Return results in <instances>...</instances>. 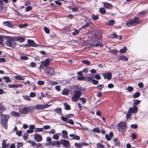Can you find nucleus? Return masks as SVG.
I'll use <instances>...</instances> for the list:
<instances>
[{
	"instance_id": "obj_17",
	"label": "nucleus",
	"mask_w": 148,
	"mask_h": 148,
	"mask_svg": "<svg viewBox=\"0 0 148 148\" xmlns=\"http://www.w3.org/2000/svg\"><path fill=\"white\" fill-rule=\"evenodd\" d=\"M23 85L22 84H9L8 87L9 88H18L22 87Z\"/></svg>"
},
{
	"instance_id": "obj_21",
	"label": "nucleus",
	"mask_w": 148,
	"mask_h": 148,
	"mask_svg": "<svg viewBox=\"0 0 148 148\" xmlns=\"http://www.w3.org/2000/svg\"><path fill=\"white\" fill-rule=\"evenodd\" d=\"M114 20H109L108 23H106V25L109 26H112L114 24Z\"/></svg>"
},
{
	"instance_id": "obj_6",
	"label": "nucleus",
	"mask_w": 148,
	"mask_h": 148,
	"mask_svg": "<svg viewBox=\"0 0 148 148\" xmlns=\"http://www.w3.org/2000/svg\"><path fill=\"white\" fill-rule=\"evenodd\" d=\"M50 105L47 104H37L35 106V108L36 110H40L44 109L49 107Z\"/></svg>"
},
{
	"instance_id": "obj_31",
	"label": "nucleus",
	"mask_w": 148,
	"mask_h": 148,
	"mask_svg": "<svg viewBox=\"0 0 148 148\" xmlns=\"http://www.w3.org/2000/svg\"><path fill=\"white\" fill-rule=\"evenodd\" d=\"M15 79L17 80H23L25 79L24 76H22L19 75H18L14 77Z\"/></svg>"
},
{
	"instance_id": "obj_64",
	"label": "nucleus",
	"mask_w": 148,
	"mask_h": 148,
	"mask_svg": "<svg viewBox=\"0 0 148 148\" xmlns=\"http://www.w3.org/2000/svg\"><path fill=\"white\" fill-rule=\"evenodd\" d=\"M137 135L135 133H133L132 135V138L133 139H136L137 138Z\"/></svg>"
},
{
	"instance_id": "obj_42",
	"label": "nucleus",
	"mask_w": 148,
	"mask_h": 148,
	"mask_svg": "<svg viewBox=\"0 0 148 148\" xmlns=\"http://www.w3.org/2000/svg\"><path fill=\"white\" fill-rule=\"evenodd\" d=\"M75 145L77 148H81L82 147V143H75Z\"/></svg>"
},
{
	"instance_id": "obj_47",
	"label": "nucleus",
	"mask_w": 148,
	"mask_h": 148,
	"mask_svg": "<svg viewBox=\"0 0 148 148\" xmlns=\"http://www.w3.org/2000/svg\"><path fill=\"white\" fill-rule=\"evenodd\" d=\"M82 62L83 63L86 65H89L90 63L89 61L87 60H84L82 61Z\"/></svg>"
},
{
	"instance_id": "obj_59",
	"label": "nucleus",
	"mask_w": 148,
	"mask_h": 148,
	"mask_svg": "<svg viewBox=\"0 0 148 148\" xmlns=\"http://www.w3.org/2000/svg\"><path fill=\"white\" fill-rule=\"evenodd\" d=\"M97 147H99L100 148H103L104 146L99 143H98L97 144Z\"/></svg>"
},
{
	"instance_id": "obj_34",
	"label": "nucleus",
	"mask_w": 148,
	"mask_h": 148,
	"mask_svg": "<svg viewBox=\"0 0 148 148\" xmlns=\"http://www.w3.org/2000/svg\"><path fill=\"white\" fill-rule=\"evenodd\" d=\"M55 112L58 114H61L62 113V109L59 108H56L55 110Z\"/></svg>"
},
{
	"instance_id": "obj_32",
	"label": "nucleus",
	"mask_w": 148,
	"mask_h": 148,
	"mask_svg": "<svg viewBox=\"0 0 148 148\" xmlns=\"http://www.w3.org/2000/svg\"><path fill=\"white\" fill-rule=\"evenodd\" d=\"M28 26V24L27 23H25L24 24H19L18 25V27L20 28H23L27 27Z\"/></svg>"
},
{
	"instance_id": "obj_60",
	"label": "nucleus",
	"mask_w": 148,
	"mask_h": 148,
	"mask_svg": "<svg viewBox=\"0 0 148 148\" xmlns=\"http://www.w3.org/2000/svg\"><path fill=\"white\" fill-rule=\"evenodd\" d=\"M79 99L82 101V103H85L86 102V100L85 98L81 97L79 98Z\"/></svg>"
},
{
	"instance_id": "obj_30",
	"label": "nucleus",
	"mask_w": 148,
	"mask_h": 148,
	"mask_svg": "<svg viewBox=\"0 0 148 148\" xmlns=\"http://www.w3.org/2000/svg\"><path fill=\"white\" fill-rule=\"evenodd\" d=\"M5 4L3 2L2 0H0V10H4V5Z\"/></svg>"
},
{
	"instance_id": "obj_61",
	"label": "nucleus",
	"mask_w": 148,
	"mask_h": 148,
	"mask_svg": "<svg viewBox=\"0 0 148 148\" xmlns=\"http://www.w3.org/2000/svg\"><path fill=\"white\" fill-rule=\"evenodd\" d=\"M61 120L64 122H66L67 121V120L68 118L67 117H65L64 116H62L61 118Z\"/></svg>"
},
{
	"instance_id": "obj_20",
	"label": "nucleus",
	"mask_w": 148,
	"mask_h": 148,
	"mask_svg": "<svg viewBox=\"0 0 148 148\" xmlns=\"http://www.w3.org/2000/svg\"><path fill=\"white\" fill-rule=\"evenodd\" d=\"M10 144H6V141L4 140L2 143V148H8Z\"/></svg>"
},
{
	"instance_id": "obj_15",
	"label": "nucleus",
	"mask_w": 148,
	"mask_h": 148,
	"mask_svg": "<svg viewBox=\"0 0 148 148\" xmlns=\"http://www.w3.org/2000/svg\"><path fill=\"white\" fill-rule=\"evenodd\" d=\"M20 112L24 114H28L29 113V111L28 107L24 108L23 110L20 111Z\"/></svg>"
},
{
	"instance_id": "obj_25",
	"label": "nucleus",
	"mask_w": 148,
	"mask_h": 148,
	"mask_svg": "<svg viewBox=\"0 0 148 148\" xmlns=\"http://www.w3.org/2000/svg\"><path fill=\"white\" fill-rule=\"evenodd\" d=\"M118 59L119 60H122L123 61H127L128 60V58L123 56H120L118 57Z\"/></svg>"
},
{
	"instance_id": "obj_40",
	"label": "nucleus",
	"mask_w": 148,
	"mask_h": 148,
	"mask_svg": "<svg viewBox=\"0 0 148 148\" xmlns=\"http://www.w3.org/2000/svg\"><path fill=\"white\" fill-rule=\"evenodd\" d=\"M94 45L96 47L99 46L101 47H102L103 46V44L102 43H100L99 41L96 43Z\"/></svg>"
},
{
	"instance_id": "obj_33",
	"label": "nucleus",
	"mask_w": 148,
	"mask_h": 148,
	"mask_svg": "<svg viewBox=\"0 0 148 148\" xmlns=\"http://www.w3.org/2000/svg\"><path fill=\"white\" fill-rule=\"evenodd\" d=\"M62 93L64 95H67L69 94V92L66 88H65L62 90Z\"/></svg>"
},
{
	"instance_id": "obj_24",
	"label": "nucleus",
	"mask_w": 148,
	"mask_h": 148,
	"mask_svg": "<svg viewBox=\"0 0 148 148\" xmlns=\"http://www.w3.org/2000/svg\"><path fill=\"white\" fill-rule=\"evenodd\" d=\"M69 136L71 137L72 138V139H73L79 140L80 139V137L79 136L77 135L75 136L74 134H70Z\"/></svg>"
},
{
	"instance_id": "obj_49",
	"label": "nucleus",
	"mask_w": 148,
	"mask_h": 148,
	"mask_svg": "<svg viewBox=\"0 0 148 148\" xmlns=\"http://www.w3.org/2000/svg\"><path fill=\"white\" fill-rule=\"evenodd\" d=\"M16 134L18 136H21L22 135V132L21 130L17 131Z\"/></svg>"
},
{
	"instance_id": "obj_38",
	"label": "nucleus",
	"mask_w": 148,
	"mask_h": 148,
	"mask_svg": "<svg viewBox=\"0 0 148 148\" xmlns=\"http://www.w3.org/2000/svg\"><path fill=\"white\" fill-rule=\"evenodd\" d=\"M127 50V48L125 47H124L123 48L121 49L119 52L121 53H125Z\"/></svg>"
},
{
	"instance_id": "obj_23",
	"label": "nucleus",
	"mask_w": 148,
	"mask_h": 148,
	"mask_svg": "<svg viewBox=\"0 0 148 148\" xmlns=\"http://www.w3.org/2000/svg\"><path fill=\"white\" fill-rule=\"evenodd\" d=\"M103 84H99L97 85L96 88L98 91L101 90L104 87Z\"/></svg>"
},
{
	"instance_id": "obj_28",
	"label": "nucleus",
	"mask_w": 148,
	"mask_h": 148,
	"mask_svg": "<svg viewBox=\"0 0 148 148\" xmlns=\"http://www.w3.org/2000/svg\"><path fill=\"white\" fill-rule=\"evenodd\" d=\"M99 12L101 14H105L106 11L105 9L103 7H101L99 9Z\"/></svg>"
},
{
	"instance_id": "obj_11",
	"label": "nucleus",
	"mask_w": 148,
	"mask_h": 148,
	"mask_svg": "<svg viewBox=\"0 0 148 148\" xmlns=\"http://www.w3.org/2000/svg\"><path fill=\"white\" fill-rule=\"evenodd\" d=\"M138 110V108L137 107L135 106H133L131 108H130L129 109L128 111L132 114V113H136Z\"/></svg>"
},
{
	"instance_id": "obj_56",
	"label": "nucleus",
	"mask_w": 148,
	"mask_h": 148,
	"mask_svg": "<svg viewBox=\"0 0 148 148\" xmlns=\"http://www.w3.org/2000/svg\"><path fill=\"white\" fill-rule=\"evenodd\" d=\"M147 13V11L146 10L142 11L140 12H139L138 14V15L140 16L139 15L140 14L141 15H143Z\"/></svg>"
},
{
	"instance_id": "obj_52",
	"label": "nucleus",
	"mask_w": 148,
	"mask_h": 148,
	"mask_svg": "<svg viewBox=\"0 0 148 148\" xmlns=\"http://www.w3.org/2000/svg\"><path fill=\"white\" fill-rule=\"evenodd\" d=\"M134 103H133V105H137L140 102V101L138 99L134 100Z\"/></svg>"
},
{
	"instance_id": "obj_51",
	"label": "nucleus",
	"mask_w": 148,
	"mask_h": 148,
	"mask_svg": "<svg viewBox=\"0 0 148 148\" xmlns=\"http://www.w3.org/2000/svg\"><path fill=\"white\" fill-rule=\"evenodd\" d=\"M92 82L94 85L98 84L99 83V81H98L94 79H92Z\"/></svg>"
},
{
	"instance_id": "obj_18",
	"label": "nucleus",
	"mask_w": 148,
	"mask_h": 148,
	"mask_svg": "<svg viewBox=\"0 0 148 148\" xmlns=\"http://www.w3.org/2000/svg\"><path fill=\"white\" fill-rule=\"evenodd\" d=\"M62 137L64 138L68 139V136L67 135L68 132L67 131L65 130H63L62 131Z\"/></svg>"
},
{
	"instance_id": "obj_36",
	"label": "nucleus",
	"mask_w": 148,
	"mask_h": 148,
	"mask_svg": "<svg viewBox=\"0 0 148 148\" xmlns=\"http://www.w3.org/2000/svg\"><path fill=\"white\" fill-rule=\"evenodd\" d=\"M92 18L94 20H96L99 19V17L98 14L95 15L93 14L92 16Z\"/></svg>"
},
{
	"instance_id": "obj_45",
	"label": "nucleus",
	"mask_w": 148,
	"mask_h": 148,
	"mask_svg": "<svg viewBox=\"0 0 148 148\" xmlns=\"http://www.w3.org/2000/svg\"><path fill=\"white\" fill-rule=\"evenodd\" d=\"M74 30L75 31L72 33V34L74 36H76L79 33V30L76 29H74Z\"/></svg>"
},
{
	"instance_id": "obj_7",
	"label": "nucleus",
	"mask_w": 148,
	"mask_h": 148,
	"mask_svg": "<svg viewBox=\"0 0 148 148\" xmlns=\"http://www.w3.org/2000/svg\"><path fill=\"white\" fill-rule=\"evenodd\" d=\"M45 72L48 74L53 76L55 74V71L53 69L51 68H47L45 70Z\"/></svg>"
},
{
	"instance_id": "obj_44",
	"label": "nucleus",
	"mask_w": 148,
	"mask_h": 148,
	"mask_svg": "<svg viewBox=\"0 0 148 148\" xmlns=\"http://www.w3.org/2000/svg\"><path fill=\"white\" fill-rule=\"evenodd\" d=\"M93 76H91V77H90V76H88L86 78L85 80L87 81L90 82L92 80V79H93Z\"/></svg>"
},
{
	"instance_id": "obj_13",
	"label": "nucleus",
	"mask_w": 148,
	"mask_h": 148,
	"mask_svg": "<svg viewBox=\"0 0 148 148\" xmlns=\"http://www.w3.org/2000/svg\"><path fill=\"white\" fill-rule=\"evenodd\" d=\"M103 6L106 9L111 10L113 8V5L108 2H103Z\"/></svg>"
},
{
	"instance_id": "obj_63",
	"label": "nucleus",
	"mask_w": 148,
	"mask_h": 148,
	"mask_svg": "<svg viewBox=\"0 0 148 148\" xmlns=\"http://www.w3.org/2000/svg\"><path fill=\"white\" fill-rule=\"evenodd\" d=\"M23 146V144L21 142H19L18 143H17V147L18 148H19L21 147H22Z\"/></svg>"
},
{
	"instance_id": "obj_16",
	"label": "nucleus",
	"mask_w": 148,
	"mask_h": 148,
	"mask_svg": "<svg viewBox=\"0 0 148 148\" xmlns=\"http://www.w3.org/2000/svg\"><path fill=\"white\" fill-rule=\"evenodd\" d=\"M3 23L4 26H7L9 28H11L12 27V24L9 21H7L3 22Z\"/></svg>"
},
{
	"instance_id": "obj_3",
	"label": "nucleus",
	"mask_w": 148,
	"mask_h": 148,
	"mask_svg": "<svg viewBox=\"0 0 148 148\" xmlns=\"http://www.w3.org/2000/svg\"><path fill=\"white\" fill-rule=\"evenodd\" d=\"M5 44L7 46L14 49L16 46V42L12 37H9L7 39Z\"/></svg>"
},
{
	"instance_id": "obj_4",
	"label": "nucleus",
	"mask_w": 148,
	"mask_h": 148,
	"mask_svg": "<svg viewBox=\"0 0 148 148\" xmlns=\"http://www.w3.org/2000/svg\"><path fill=\"white\" fill-rule=\"evenodd\" d=\"M117 127L118 130L121 132L125 130L127 128L126 123L124 122H121L118 125Z\"/></svg>"
},
{
	"instance_id": "obj_43",
	"label": "nucleus",
	"mask_w": 148,
	"mask_h": 148,
	"mask_svg": "<svg viewBox=\"0 0 148 148\" xmlns=\"http://www.w3.org/2000/svg\"><path fill=\"white\" fill-rule=\"evenodd\" d=\"M93 131L95 133H99L100 132V130L98 127L95 128L93 129Z\"/></svg>"
},
{
	"instance_id": "obj_12",
	"label": "nucleus",
	"mask_w": 148,
	"mask_h": 148,
	"mask_svg": "<svg viewBox=\"0 0 148 148\" xmlns=\"http://www.w3.org/2000/svg\"><path fill=\"white\" fill-rule=\"evenodd\" d=\"M27 42L30 47H36L39 45L38 44H36L34 40H28Z\"/></svg>"
},
{
	"instance_id": "obj_22",
	"label": "nucleus",
	"mask_w": 148,
	"mask_h": 148,
	"mask_svg": "<svg viewBox=\"0 0 148 148\" xmlns=\"http://www.w3.org/2000/svg\"><path fill=\"white\" fill-rule=\"evenodd\" d=\"M63 145L65 147H67L70 144L69 141L66 140H63V143H62Z\"/></svg>"
},
{
	"instance_id": "obj_5",
	"label": "nucleus",
	"mask_w": 148,
	"mask_h": 148,
	"mask_svg": "<svg viewBox=\"0 0 148 148\" xmlns=\"http://www.w3.org/2000/svg\"><path fill=\"white\" fill-rule=\"evenodd\" d=\"M82 95L81 92L74 91L73 96L71 98L73 102H75L78 100L79 98Z\"/></svg>"
},
{
	"instance_id": "obj_55",
	"label": "nucleus",
	"mask_w": 148,
	"mask_h": 148,
	"mask_svg": "<svg viewBox=\"0 0 148 148\" xmlns=\"http://www.w3.org/2000/svg\"><path fill=\"white\" fill-rule=\"evenodd\" d=\"M35 132H41L43 131V128H36L35 129Z\"/></svg>"
},
{
	"instance_id": "obj_14",
	"label": "nucleus",
	"mask_w": 148,
	"mask_h": 148,
	"mask_svg": "<svg viewBox=\"0 0 148 148\" xmlns=\"http://www.w3.org/2000/svg\"><path fill=\"white\" fill-rule=\"evenodd\" d=\"M50 61V59L48 58L42 61L41 62V64H42L43 66H47L49 64Z\"/></svg>"
},
{
	"instance_id": "obj_2",
	"label": "nucleus",
	"mask_w": 148,
	"mask_h": 148,
	"mask_svg": "<svg viewBox=\"0 0 148 148\" xmlns=\"http://www.w3.org/2000/svg\"><path fill=\"white\" fill-rule=\"evenodd\" d=\"M10 117L8 115L1 114V118L0 123L2 127L7 130L8 128L7 123Z\"/></svg>"
},
{
	"instance_id": "obj_9",
	"label": "nucleus",
	"mask_w": 148,
	"mask_h": 148,
	"mask_svg": "<svg viewBox=\"0 0 148 148\" xmlns=\"http://www.w3.org/2000/svg\"><path fill=\"white\" fill-rule=\"evenodd\" d=\"M74 90L77 92H82L83 91H84L85 89V88H82L81 86L79 85H77L75 86L74 87Z\"/></svg>"
},
{
	"instance_id": "obj_39",
	"label": "nucleus",
	"mask_w": 148,
	"mask_h": 148,
	"mask_svg": "<svg viewBox=\"0 0 148 148\" xmlns=\"http://www.w3.org/2000/svg\"><path fill=\"white\" fill-rule=\"evenodd\" d=\"M117 35L115 33H113L112 34H111L109 35V37L110 38H117Z\"/></svg>"
},
{
	"instance_id": "obj_41",
	"label": "nucleus",
	"mask_w": 148,
	"mask_h": 148,
	"mask_svg": "<svg viewBox=\"0 0 148 148\" xmlns=\"http://www.w3.org/2000/svg\"><path fill=\"white\" fill-rule=\"evenodd\" d=\"M140 95V93L139 92H136L133 95V97L134 98H137Z\"/></svg>"
},
{
	"instance_id": "obj_53",
	"label": "nucleus",
	"mask_w": 148,
	"mask_h": 148,
	"mask_svg": "<svg viewBox=\"0 0 148 148\" xmlns=\"http://www.w3.org/2000/svg\"><path fill=\"white\" fill-rule=\"evenodd\" d=\"M132 115V114L131 113L128 111L127 114L126 115V117L127 119H128L130 118L131 117Z\"/></svg>"
},
{
	"instance_id": "obj_57",
	"label": "nucleus",
	"mask_w": 148,
	"mask_h": 148,
	"mask_svg": "<svg viewBox=\"0 0 148 148\" xmlns=\"http://www.w3.org/2000/svg\"><path fill=\"white\" fill-rule=\"evenodd\" d=\"M133 87L129 86L127 88V90L129 92H131L133 90Z\"/></svg>"
},
{
	"instance_id": "obj_46",
	"label": "nucleus",
	"mask_w": 148,
	"mask_h": 148,
	"mask_svg": "<svg viewBox=\"0 0 148 148\" xmlns=\"http://www.w3.org/2000/svg\"><path fill=\"white\" fill-rule=\"evenodd\" d=\"M44 30L45 32L47 34H49L50 32L49 29L47 27H44Z\"/></svg>"
},
{
	"instance_id": "obj_29",
	"label": "nucleus",
	"mask_w": 148,
	"mask_h": 148,
	"mask_svg": "<svg viewBox=\"0 0 148 148\" xmlns=\"http://www.w3.org/2000/svg\"><path fill=\"white\" fill-rule=\"evenodd\" d=\"M64 107L65 109L66 110H70L71 109L70 106L66 103L65 102L64 103Z\"/></svg>"
},
{
	"instance_id": "obj_50",
	"label": "nucleus",
	"mask_w": 148,
	"mask_h": 148,
	"mask_svg": "<svg viewBox=\"0 0 148 148\" xmlns=\"http://www.w3.org/2000/svg\"><path fill=\"white\" fill-rule=\"evenodd\" d=\"M90 24L89 23H87L84 25L82 26L81 28V29H82L84 28H86L89 26Z\"/></svg>"
},
{
	"instance_id": "obj_1",
	"label": "nucleus",
	"mask_w": 148,
	"mask_h": 148,
	"mask_svg": "<svg viewBox=\"0 0 148 148\" xmlns=\"http://www.w3.org/2000/svg\"><path fill=\"white\" fill-rule=\"evenodd\" d=\"M141 22L139 17H135L133 19H131L129 20L125 23V24L127 26L131 27L140 24Z\"/></svg>"
},
{
	"instance_id": "obj_27",
	"label": "nucleus",
	"mask_w": 148,
	"mask_h": 148,
	"mask_svg": "<svg viewBox=\"0 0 148 148\" xmlns=\"http://www.w3.org/2000/svg\"><path fill=\"white\" fill-rule=\"evenodd\" d=\"M15 39L16 40L19 41L20 42H23L25 40V38L22 37H16Z\"/></svg>"
},
{
	"instance_id": "obj_37",
	"label": "nucleus",
	"mask_w": 148,
	"mask_h": 148,
	"mask_svg": "<svg viewBox=\"0 0 148 148\" xmlns=\"http://www.w3.org/2000/svg\"><path fill=\"white\" fill-rule=\"evenodd\" d=\"M3 78L4 79L6 80L5 81V82L6 83L9 82L11 81V80L10 78L7 76H4L3 77Z\"/></svg>"
},
{
	"instance_id": "obj_54",
	"label": "nucleus",
	"mask_w": 148,
	"mask_h": 148,
	"mask_svg": "<svg viewBox=\"0 0 148 148\" xmlns=\"http://www.w3.org/2000/svg\"><path fill=\"white\" fill-rule=\"evenodd\" d=\"M67 123L71 125H73L74 124V122L73 120L71 119L68 120L67 121Z\"/></svg>"
},
{
	"instance_id": "obj_58",
	"label": "nucleus",
	"mask_w": 148,
	"mask_h": 148,
	"mask_svg": "<svg viewBox=\"0 0 148 148\" xmlns=\"http://www.w3.org/2000/svg\"><path fill=\"white\" fill-rule=\"evenodd\" d=\"M37 84L38 85H42L45 84V82L42 81L40 80L38 82Z\"/></svg>"
},
{
	"instance_id": "obj_26",
	"label": "nucleus",
	"mask_w": 148,
	"mask_h": 148,
	"mask_svg": "<svg viewBox=\"0 0 148 148\" xmlns=\"http://www.w3.org/2000/svg\"><path fill=\"white\" fill-rule=\"evenodd\" d=\"M11 116H20L19 114L17 112L12 111L11 112Z\"/></svg>"
},
{
	"instance_id": "obj_8",
	"label": "nucleus",
	"mask_w": 148,
	"mask_h": 148,
	"mask_svg": "<svg viewBox=\"0 0 148 148\" xmlns=\"http://www.w3.org/2000/svg\"><path fill=\"white\" fill-rule=\"evenodd\" d=\"M105 79H108V80L111 79L112 77V73L110 72L105 73L102 74Z\"/></svg>"
},
{
	"instance_id": "obj_19",
	"label": "nucleus",
	"mask_w": 148,
	"mask_h": 148,
	"mask_svg": "<svg viewBox=\"0 0 148 148\" xmlns=\"http://www.w3.org/2000/svg\"><path fill=\"white\" fill-rule=\"evenodd\" d=\"M114 141L115 143V145L118 147H120V142L118 138H114Z\"/></svg>"
},
{
	"instance_id": "obj_48",
	"label": "nucleus",
	"mask_w": 148,
	"mask_h": 148,
	"mask_svg": "<svg viewBox=\"0 0 148 148\" xmlns=\"http://www.w3.org/2000/svg\"><path fill=\"white\" fill-rule=\"evenodd\" d=\"M53 139L55 140H58L59 138L58 135L57 134H56L53 136Z\"/></svg>"
},
{
	"instance_id": "obj_62",
	"label": "nucleus",
	"mask_w": 148,
	"mask_h": 148,
	"mask_svg": "<svg viewBox=\"0 0 148 148\" xmlns=\"http://www.w3.org/2000/svg\"><path fill=\"white\" fill-rule=\"evenodd\" d=\"M21 59L22 60H28L29 58L26 56H23L21 57Z\"/></svg>"
},
{
	"instance_id": "obj_10",
	"label": "nucleus",
	"mask_w": 148,
	"mask_h": 148,
	"mask_svg": "<svg viewBox=\"0 0 148 148\" xmlns=\"http://www.w3.org/2000/svg\"><path fill=\"white\" fill-rule=\"evenodd\" d=\"M34 138L35 140L37 142L42 141L43 139L42 136L38 134H34Z\"/></svg>"
},
{
	"instance_id": "obj_35",
	"label": "nucleus",
	"mask_w": 148,
	"mask_h": 148,
	"mask_svg": "<svg viewBox=\"0 0 148 148\" xmlns=\"http://www.w3.org/2000/svg\"><path fill=\"white\" fill-rule=\"evenodd\" d=\"M29 110V113L32 112H33L35 109V107L33 106H30L28 107Z\"/></svg>"
}]
</instances>
